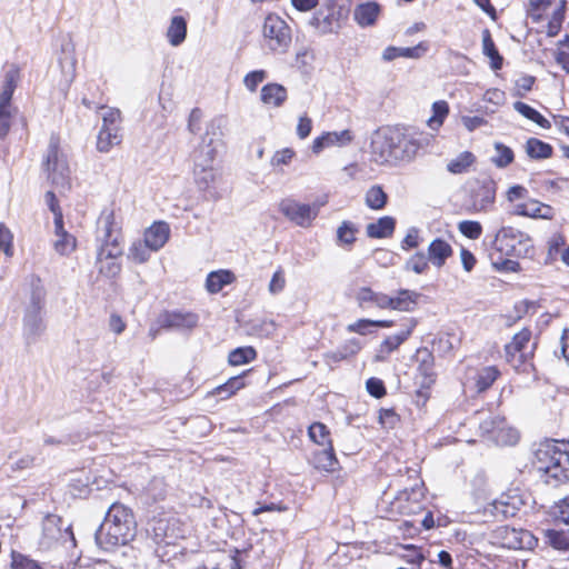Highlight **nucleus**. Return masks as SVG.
<instances>
[{"instance_id":"obj_59","label":"nucleus","mask_w":569,"mask_h":569,"mask_svg":"<svg viewBox=\"0 0 569 569\" xmlns=\"http://www.w3.org/2000/svg\"><path fill=\"white\" fill-rule=\"evenodd\" d=\"M118 258H104L103 260H98L99 263V272L104 274L108 278H113L121 271V264L117 261Z\"/></svg>"},{"instance_id":"obj_24","label":"nucleus","mask_w":569,"mask_h":569,"mask_svg":"<svg viewBox=\"0 0 569 569\" xmlns=\"http://www.w3.org/2000/svg\"><path fill=\"white\" fill-rule=\"evenodd\" d=\"M428 50L427 44L420 42L416 47L401 48V47H387L382 52V59L385 61H392L397 58L418 59L422 57Z\"/></svg>"},{"instance_id":"obj_25","label":"nucleus","mask_w":569,"mask_h":569,"mask_svg":"<svg viewBox=\"0 0 569 569\" xmlns=\"http://www.w3.org/2000/svg\"><path fill=\"white\" fill-rule=\"evenodd\" d=\"M288 98L287 89L279 83H267L261 88L260 99L267 106L281 107Z\"/></svg>"},{"instance_id":"obj_47","label":"nucleus","mask_w":569,"mask_h":569,"mask_svg":"<svg viewBox=\"0 0 569 569\" xmlns=\"http://www.w3.org/2000/svg\"><path fill=\"white\" fill-rule=\"evenodd\" d=\"M257 352L252 347H239L229 353L228 361L231 366H241L254 360Z\"/></svg>"},{"instance_id":"obj_32","label":"nucleus","mask_w":569,"mask_h":569,"mask_svg":"<svg viewBox=\"0 0 569 569\" xmlns=\"http://www.w3.org/2000/svg\"><path fill=\"white\" fill-rule=\"evenodd\" d=\"M177 530V520L174 518H159L154 520L153 531L154 536L158 539L166 541V543H171L172 540L177 539L179 535L176 532Z\"/></svg>"},{"instance_id":"obj_27","label":"nucleus","mask_w":569,"mask_h":569,"mask_svg":"<svg viewBox=\"0 0 569 569\" xmlns=\"http://www.w3.org/2000/svg\"><path fill=\"white\" fill-rule=\"evenodd\" d=\"M420 293L407 289L398 291L396 297H389L388 309L398 311H411L413 310Z\"/></svg>"},{"instance_id":"obj_29","label":"nucleus","mask_w":569,"mask_h":569,"mask_svg":"<svg viewBox=\"0 0 569 569\" xmlns=\"http://www.w3.org/2000/svg\"><path fill=\"white\" fill-rule=\"evenodd\" d=\"M234 280L236 276L230 270L211 271L206 279V289L210 293H218L224 286L232 283Z\"/></svg>"},{"instance_id":"obj_50","label":"nucleus","mask_w":569,"mask_h":569,"mask_svg":"<svg viewBox=\"0 0 569 569\" xmlns=\"http://www.w3.org/2000/svg\"><path fill=\"white\" fill-rule=\"evenodd\" d=\"M502 422L503 417L489 413L486 418L480 419L479 431L482 436H487L490 440H493V436Z\"/></svg>"},{"instance_id":"obj_6","label":"nucleus","mask_w":569,"mask_h":569,"mask_svg":"<svg viewBox=\"0 0 569 569\" xmlns=\"http://www.w3.org/2000/svg\"><path fill=\"white\" fill-rule=\"evenodd\" d=\"M536 343L531 341V331L523 328L505 347L507 362L517 371L528 372L532 367Z\"/></svg>"},{"instance_id":"obj_15","label":"nucleus","mask_w":569,"mask_h":569,"mask_svg":"<svg viewBox=\"0 0 569 569\" xmlns=\"http://www.w3.org/2000/svg\"><path fill=\"white\" fill-rule=\"evenodd\" d=\"M47 291L42 280L31 274L26 282L23 311H44Z\"/></svg>"},{"instance_id":"obj_5","label":"nucleus","mask_w":569,"mask_h":569,"mask_svg":"<svg viewBox=\"0 0 569 569\" xmlns=\"http://www.w3.org/2000/svg\"><path fill=\"white\" fill-rule=\"evenodd\" d=\"M292 41L291 28L278 14L269 13L262 24V46L272 53H286Z\"/></svg>"},{"instance_id":"obj_49","label":"nucleus","mask_w":569,"mask_h":569,"mask_svg":"<svg viewBox=\"0 0 569 569\" xmlns=\"http://www.w3.org/2000/svg\"><path fill=\"white\" fill-rule=\"evenodd\" d=\"M388 196L380 186H372L366 193V204L373 210L382 209Z\"/></svg>"},{"instance_id":"obj_31","label":"nucleus","mask_w":569,"mask_h":569,"mask_svg":"<svg viewBox=\"0 0 569 569\" xmlns=\"http://www.w3.org/2000/svg\"><path fill=\"white\" fill-rule=\"evenodd\" d=\"M187 37V21L181 16L171 18L167 30V39L172 47L180 46Z\"/></svg>"},{"instance_id":"obj_22","label":"nucleus","mask_w":569,"mask_h":569,"mask_svg":"<svg viewBox=\"0 0 569 569\" xmlns=\"http://www.w3.org/2000/svg\"><path fill=\"white\" fill-rule=\"evenodd\" d=\"M381 7L376 1L358 4L353 10L355 21L362 28L373 26L380 14Z\"/></svg>"},{"instance_id":"obj_26","label":"nucleus","mask_w":569,"mask_h":569,"mask_svg":"<svg viewBox=\"0 0 569 569\" xmlns=\"http://www.w3.org/2000/svg\"><path fill=\"white\" fill-rule=\"evenodd\" d=\"M452 252V247L447 241L437 238L428 247V260L435 267L441 268Z\"/></svg>"},{"instance_id":"obj_60","label":"nucleus","mask_w":569,"mask_h":569,"mask_svg":"<svg viewBox=\"0 0 569 569\" xmlns=\"http://www.w3.org/2000/svg\"><path fill=\"white\" fill-rule=\"evenodd\" d=\"M459 231L467 238L476 240L482 233V227L478 221L465 220L459 222Z\"/></svg>"},{"instance_id":"obj_54","label":"nucleus","mask_w":569,"mask_h":569,"mask_svg":"<svg viewBox=\"0 0 569 569\" xmlns=\"http://www.w3.org/2000/svg\"><path fill=\"white\" fill-rule=\"evenodd\" d=\"M429 268L428 257L423 252H417L412 257H410L406 264V270H411L417 274H421L426 272Z\"/></svg>"},{"instance_id":"obj_9","label":"nucleus","mask_w":569,"mask_h":569,"mask_svg":"<svg viewBox=\"0 0 569 569\" xmlns=\"http://www.w3.org/2000/svg\"><path fill=\"white\" fill-rule=\"evenodd\" d=\"M58 543H70L76 546V538L71 526L62 528V519L56 515H47L42 521V533L39 539V547L49 550Z\"/></svg>"},{"instance_id":"obj_20","label":"nucleus","mask_w":569,"mask_h":569,"mask_svg":"<svg viewBox=\"0 0 569 569\" xmlns=\"http://www.w3.org/2000/svg\"><path fill=\"white\" fill-rule=\"evenodd\" d=\"M170 227L164 221L153 222L143 233V240L149 248L159 251L169 240Z\"/></svg>"},{"instance_id":"obj_46","label":"nucleus","mask_w":569,"mask_h":569,"mask_svg":"<svg viewBox=\"0 0 569 569\" xmlns=\"http://www.w3.org/2000/svg\"><path fill=\"white\" fill-rule=\"evenodd\" d=\"M244 387L243 377L236 376L231 377L226 383L218 386L212 393L220 396L221 399H228L234 395L238 390Z\"/></svg>"},{"instance_id":"obj_18","label":"nucleus","mask_w":569,"mask_h":569,"mask_svg":"<svg viewBox=\"0 0 569 569\" xmlns=\"http://www.w3.org/2000/svg\"><path fill=\"white\" fill-rule=\"evenodd\" d=\"M416 327V321L413 319H408L403 325V329L392 336H388L379 346V349L376 355L377 361H385L388 356L397 350L400 345H402L411 335L413 328Z\"/></svg>"},{"instance_id":"obj_58","label":"nucleus","mask_w":569,"mask_h":569,"mask_svg":"<svg viewBox=\"0 0 569 569\" xmlns=\"http://www.w3.org/2000/svg\"><path fill=\"white\" fill-rule=\"evenodd\" d=\"M401 550L400 557L413 566L420 567V563L425 560L421 550L413 545L402 546Z\"/></svg>"},{"instance_id":"obj_52","label":"nucleus","mask_w":569,"mask_h":569,"mask_svg":"<svg viewBox=\"0 0 569 569\" xmlns=\"http://www.w3.org/2000/svg\"><path fill=\"white\" fill-rule=\"evenodd\" d=\"M358 232V228L351 221H343L338 230L337 238L339 243L351 246L356 241V233Z\"/></svg>"},{"instance_id":"obj_43","label":"nucleus","mask_w":569,"mask_h":569,"mask_svg":"<svg viewBox=\"0 0 569 569\" xmlns=\"http://www.w3.org/2000/svg\"><path fill=\"white\" fill-rule=\"evenodd\" d=\"M518 439V431L515 428L509 427L503 418V422L498 427L492 441L501 446H512L517 443Z\"/></svg>"},{"instance_id":"obj_17","label":"nucleus","mask_w":569,"mask_h":569,"mask_svg":"<svg viewBox=\"0 0 569 569\" xmlns=\"http://www.w3.org/2000/svg\"><path fill=\"white\" fill-rule=\"evenodd\" d=\"M499 533L503 538L502 545L509 549H532L538 539L528 530L510 527L499 528Z\"/></svg>"},{"instance_id":"obj_35","label":"nucleus","mask_w":569,"mask_h":569,"mask_svg":"<svg viewBox=\"0 0 569 569\" xmlns=\"http://www.w3.org/2000/svg\"><path fill=\"white\" fill-rule=\"evenodd\" d=\"M194 180L198 187L201 190L210 191L214 188L216 181L218 179V173L212 167H193Z\"/></svg>"},{"instance_id":"obj_2","label":"nucleus","mask_w":569,"mask_h":569,"mask_svg":"<svg viewBox=\"0 0 569 569\" xmlns=\"http://www.w3.org/2000/svg\"><path fill=\"white\" fill-rule=\"evenodd\" d=\"M533 465L546 476V482L558 486L569 481V452L561 449L557 441L540 443L535 452Z\"/></svg>"},{"instance_id":"obj_38","label":"nucleus","mask_w":569,"mask_h":569,"mask_svg":"<svg viewBox=\"0 0 569 569\" xmlns=\"http://www.w3.org/2000/svg\"><path fill=\"white\" fill-rule=\"evenodd\" d=\"M310 24L322 34L335 32L339 28V21L333 13L317 12L310 20Z\"/></svg>"},{"instance_id":"obj_42","label":"nucleus","mask_w":569,"mask_h":569,"mask_svg":"<svg viewBox=\"0 0 569 569\" xmlns=\"http://www.w3.org/2000/svg\"><path fill=\"white\" fill-rule=\"evenodd\" d=\"M475 161L476 157L472 152L463 151L457 158L448 162L447 169L450 173L460 174L467 172Z\"/></svg>"},{"instance_id":"obj_37","label":"nucleus","mask_w":569,"mask_h":569,"mask_svg":"<svg viewBox=\"0 0 569 569\" xmlns=\"http://www.w3.org/2000/svg\"><path fill=\"white\" fill-rule=\"evenodd\" d=\"M121 142L119 130L111 128H101L97 139V149L100 152H109L113 146Z\"/></svg>"},{"instance_id":"obj_64","label":"nucleus","mask_w":569,"mask_h":569,"mask_svg":"<svg viewBox=\"0 0 569 569\" xmlns=\"http://www.w3.org/2000/svg\"><path fill=\"white\" fill-rule=\"evenodd\" d=\"M286 287V277L284 271L279 268L272 276L268 290L271 295H278Z\"/></svg>"},{"instance_id":"obj_45","label":"nucleus","mask_w":569,"mask_h":569,"mask_svg":"<svg viewBox=\"0 0 569 569\" xmlns=\"http://www.w3.org/2000/svg\"><path fill=\"white\" fill-rule=\"evenodd\" d=\"M62 54L63 57L59 58V64L67 81L71 82L76 74L77 59L68 46L62 48Z\"/></svg>"},{"instance_id":"obj_55","label":"nucleus","mask_w":569,"mask_h":569,"mask_svg":"<svg viewBox=\"0 0 569 569\" xmlns=\"http://www.w3.org/2000/svg\"><path fill=\"white\" fill-rule=\"evenodd\" d=\"M432 112L433 114L428 120V123L432 129H437L442 124L445 118L447 117L449 112V106L446 101H436L432 104Z\"/></svg>"},{"instance_id":"obj_11","label":"nucleus","mask_w":569,"mask_h":569,"mask_svg":"<svg viewBox=\"0 0 569 569\" xmlns=\"http://www.w3.org/2000/svg\"><path fill=\"white\" fill-rule=\"evenodd\" d=\"M399 128H385L373 133L371 139V153L378 163L396 160L398 151Z\"/></svg>"},{"instance_id":"obj_13","label":"nucleus","mask_w":569,"mask_h":569,"mask_svg":"<svg viewBox=\"0 0 569 569\" xmlns=\"http://www.w3.org/2000/svg\"><path fill=\"white\" fill-rule=\"evenodd\" d=\"M320 206L300 203L295 199L286 198L280 201V212L299 227L308 228L319 213Z\"/></svg>"},{"instance_id":"obj_63","label":"nucleus","mask_w":569,"mask_h":569,"mask_svg":"<svg viewBox=\"0 0 569 569\" xmlns=\"http://www.w3.org/2000/svg\"><path fill=\"white\" fill-rule=\"evenodd\" d=\"M501 499H503V506H501V520L516 516L519 509V500L506 495H502Z\"/></svg>"},{"instance_id":"obj_36","label":"nucleus","mask_w":569,"mask_h":569,"mask_svg":"<svg viewBox=\"0 0 569 569\" xmlns=\"http://www.w3.org/2000/svg\"><path fill=\"white\" fill-rule=\"evenodd\" d=\"M482 51L483 54L490 58L491 68L493 70H499L502 68V57L499 54L496 44L491 38V33L488 29L482 31Z\"/></svg>"},{"instance_id":"obj_23","label":"nucleus","mask_w":569,"mask_h":569,"mask_svg":"<svg viewBox=\"0 0 569 569\" xmlns=\"http://www.w3.org/2000/svg\"><path fill=\"white\" fill-rule=\"evenodd\" d=\"M418 372L422 376V387H429L435 382L436 373L433 370L435 358L432 353L427 349H419L417 351Z\"/></svg>"},{"instance_id":"obj_7","label":"nucleus","mask_w":569,"mask_h":569,"mask_svg":"<svg viewBox=\"0 0 569 569\" xmlns=\"http://www.w3.org/2000/svg\"><path fill=\"white\" fill-rule=\"evenodd\" d=\"M99 240L101 246L98 250V259L119 258L122 254L120 246V233L116 227L113 211H102L98 220Z\"/></svg>"},{"instance_id":"obj_34","label":"nucleus","mask_w":569,"mask_h":569,"mask_svg":"<svg viewBox=\"0 0 569 569\" xmlns=\"http://www.w3.org/2000/svg\"><path fill=\"white\" fill-rule=\"evenodd\" d=\"M419 147V143L413 138L399 129V143L398 151H396V160L412 159L417 154Z\"/></svg>"},{"instance_id":"obj_10","label":"nucleus","mask_w":569,"mask_h":569,"mask_svg":"<svg viewBox=\"0 0 569 569\" xmlns=\"http://www.w3.org/2000/svg\"><path fill=\"white\" fill-rule=\"evenodd\" d=\"M528 238L526 233L512 228L502 227L496 234L493 249L505 257H521L528 250Z\"/></svg>"},{"instance_id":"obj_51","label":"nucleus","mask_w":569,"mask_h":569,"mask_svg":"<svg viewBox=\"0 0 569 569\" xmlns=\"http://www.w3.org/2000/svg\"><path fill=\"white\" fill-rule=\"evenodd\" d=\"M499 376V370L496 367H486L477 375L476 385L479 391H485L490 388Z\"/></svg>"},{"instance_id":"obj_21","label":"nucleus","mask_w":569,"mask_h":569,"mask_svg":"<svg viewBox=\"0 0 569 569\" xmlns=\"http://www.w3.org/2000/svg\"><path fill=\"white\" fill-rule=\"evenodd\" d=\"M542 533L545 543L558 551L563 559L569 560V528L547 529Z\"/></svg>"},{"instance_id":"obj_57","label":"nucleus","mask_w":569,"mask_h":569,"mask_svg":"<svg viewBox=\"0 0 569 569\" xmlns=\"http://www.w3.org/2000/svg\"><path fill=\"white\" fill-rule=\"evenodd\" d=\"M520 213L532 218L551 219V208L538 202H531L529 206H526Z\"/></svg>"},{"instance_id":"obj_4","label":"nucleus","mask_w":569,"mask_h":569,"mask_svg":"<svg viewBox=\"0 0 569 569\" xmlns=\"http://www.w3.org/2000/svg\"><path fill=\"white\" fill-rule=\"evenodd\" d=\"M226 119L217 117L212 119L206 129V133L199 146L193 150L191 158L193 167H212L217 157L218 148L221 146Z\"/></svg>"},{"instance_id":"obj_19","label":"nucleus","mask_w":569,"mask_h":569,"mask_svg":"<svg viewBox=\"0 0 569 569\" xmlns=\"http://www.w3.org/2000/svg\"><path fill=\"white\" fill-rule=\"evenodd\" d=\"M496 186L492 181H483L472 188L470 193L471 209L473 211H487L495 202Z\"/></svg>"},{"instance_id":"obj_12","label":"nucleus","mask_w":569,"mask_h":569,"mask_svg":"<svg viewBox=\"0 0 569 569\" xmlns=\"http://www.w3.org/2000/svg\"><path fill=\"white\" fill-rule=\"evenodd\" d=\"M423 485L416 483L410 489L400 490L397 496L388 502V513L390 517L397 515H412L422 509Z\"/></svg>"},{"instance_id":"obj_14","label":"nucleus","mask_w":569,"mask_h":569,"mask_svg":"<svg viewBox=\"0 0 569 569\" xmlns=\"http://www.w3.org/2000/svg\"><path fill=\"white\" fill-rule=\"evenodd\" d=\"M46 330L44 311H23L22 337L28 346L38 342Z\"/></svg>"},{"instance_id":"obj_39","label":"nucleus","mask_w":569,"mask_h":569,"mask_svg":"<svg viewBox=\"0 0 569 569\" xmlns=\"http://www.w3.org/2000/svg\"><path fill=\"white\" fill-rule=\"evenodd\" d=\"M526 152L531 159H547L552 154V147L537 138H529L526 142Z\"/></svg>"},{"instance_id":"obj_48","label":"nucleus","mask_w":569,"mask_h":569,"mask_svg":"<svg viewBox=\"0 0 569 569\" xmlns=\"http://www.w3.org/2000/svg\"><path fill=\"white\" fill-rule=\"evenodd\" d=\"M493 147L496 154L491 158V161L497 168H506L513 161L515 154L511 148L501 142H495Z\"/></svg>"},{"instance_id":"obj_61","label":"nucleus","mask_w":569,"mask_h":569,"mask_svg":"<svg viewBox=\"0 0 569 569\" xmlns=\"http://www.w3.org/2000/svg\"><path fill=\"white\" fill-rule=\"evenodd\" d=\"M267 71L262 69L253 70L246 74L243 84L249 91L254 92L258 86L267 79Z\"/></svg>"},{"instance_id":"obj_16","label":"nucleus","mask_w":569,"mask_h":569,"mask_svg":"<svg viewBox=\"0 0 569 569\" xmlns=\"http://www.w3.org/2000/svg\"><path fill=\"white\" fill-rule=\"evenodd\" d=\"M199 321L198 315L189 311H164L158 318V323L161 328L190 330L197 327Z\"/></svg>"},{"instance_id":"obj_41","label":"nucleus","mask_w":569,"mask_h":569,"mask_svg":"<svg viewBox=\"0 0 569 569\" xmlns=\"http://www.w3.org/2000/svg\"><path fill=\"white\" fill-rule=\"evenodd\" d=\"M513 108L521 116L533 121L539 127H541L543 129H549L551 127L550 121L547 120L540 112H538L536 109H533L529 104L521 102V101H516L513 103Z\"/></svg>"},{"instance_id":"obj_44","label":"nucleus","mask_w":569,"mask_h":569,"mask_svg":"<svg viewBox=\"0 0 569 569\" xmlns=\"http://www.w3.org/2000/svg\"><path fill=\"white\" fill-rule=\"evenodd\" d=\"M309 438L322 448L332 446L329 429L321 422H313L308 429Z\"/></svg>"},{"instance_id":"obj_1","label":"nucleus","mask_w":569,"mask_h":569,"mask_svg":"<svg viewBox=\"0 0 569 569\" xmlns=\"http://www.w3.org/2000/svg\"><path fill=\"white\" fill-rule=\"evenodd\" d=\"M136 533L137 522L132 510L122 503L114 502L109 507L94 538L99 548L113 551L132 541Z\"/></svg>"},{"instance_id":"obj_40","label":"nucleus","mask_w":569,"mask_h":569,"mask_svg":"<svg viewBox=\"0 0 569 569\" xmlns=\"http://www.w3.org/2000/svg\"><path fill=\"white\" fill-rule=\"evenodd\" d=\"M153 249L144 240H136L131 243L128 251V259L134 263H144L150 259Z\"/></svg>"},{"instance_id":"obj_33","label":"nucleus","mask_w":569,"mask_h":569,"mask_svg":"<svg viewBox=\"0 0 569 569\" xmlns=\"http://www.w3.org/2000/svg\"><path fill=\"white\" fill-rule=\"evenodd\" d=\"M389 297L382 292H376L369 287H362L357 292V300L361 307L371 303L380 309H388Z\"/></svg>"},{"instance_id":"obj_56","label":"nucleus","mask_w":569,"mask_h":569,"mask_svg":"<svg viewBox=\"0 0 569 569\" xmlns=\"http://www.w3.org/2000/svg\"><path fill=\"white\" fill-rule=\"evenodd\" d=\"M11 569H44L36 560L12 550L11 552Z\"/></svg>"},{"instance_id":"obj_62","label":"nucleus","mask_w":569,"mask_h":569,"mask_svg":"<svg viewBox=\"0 0 569 569\" xmlns=\"http://www.w3.org/2000/svg\"><path fill=\"white\" fill-rule=\"evenodd\" d=\"M106 111L102 114V127L101 128H111L120 131V121L121 113L119 109L116 108H104Z\"/></svg>"},{"instance_id":"obj_28","label":"nucleus","mask_w":569,"mask_h":569,"mask_svg":"<svg viewBox=\"0 0 569 569\" xmlns=\"http://www.w3.org/2000/svg\"><path fill=\"white\" fill-rule=\"evenodd\" d=\"M312 461L317 469L327 472H333L339 467V461L336 457L333 446L317 450L313 453Z\"/></svg>"},{"instance_id":"obj_8","label":"nucleus","mask_w":569,"mask_h":569,"mask_svg":"<svg viewBox=\"0 0 569 569\" xmlns=\"http://www.w3.org/2000/svg\"><path fill=\"white\" fill-rule=\"evenodd\" d=\"M48 179L57 188H70V169L64 154L59 150L58 140L51 137L44 160Z\"/></svg>"},{"instance_id":"obj_53","label":"nucleus","mask_w":569,"mask_h":569,"mask_svg":"<svg viewBox=\"0 0 569 569\" xmlns=\"http://www.w3.org/2000/svg\"><path fill=\"white\" fill-rule=\"evenodd\" d=\"M57 239L53 242L56 251L60 254H69L76 248V239L67 231L61 234H56Z\"/></svg>"},{"instance_id":"obj_30","label":"nucleus","mask_w":569,"mask_h":569,"mask_svg":"<svg viewBox=\"0 0 569 569\" xmlns=\"http://www.w3.org/2000/svg\"><path fill=\"white\" fill-rule=\"evenodd\" d=\"M396 227V220L392 217L386 216L379 218L376 222H371L367 226V236L369 238L381 239L390 237Z\"/></svg>"},{"instance_id":"obj_3","label":"nucleus","mask_w":569,"mask_h":569,"mask_svg":"<svg viewBox=\"0 0 569 569\" xmlns=\"http://www.w3.org/2000/svg\"><path fill=\"white\" fill-rule=\"evenodd\" d=\"M21 80L20 68L17 64L7 66L4 84L2 86V136L9 130L24 131L27 122L18 108L11 106L14 89Z\"/></svg>"}]
</instances>
